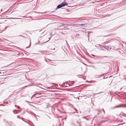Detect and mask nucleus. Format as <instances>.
I'll list each match as a JSON object with an SVG mask.
<instances>
[{
    "label": "nucleus",
    "instance_id": "1",
    "mask_svg": "<svg viewBox=\"0 0 126 126\" xmlns=\"http://www.w3.org/2000/svg\"><path fill=\"white\" fill-rule=\"evenodd\" d=\"M67 4H68L67 2H63L57 6L56 9L60 8L64 6L65 5H67Z\"/></svg>",
    "mask_w": 126,
    "mask_h": 126
},
{
    "label": "nucleus",
    "instance_id": "2",
    "mask_svg": "<svg viewBox=\"0 0 126 126\" xmlns=\"http://www.w3.org/2000/svg\"><path fill=\"white\" fill-rule=\"evenodd\" d=\"M124 107V106H122L121 105H119L112 107V109H113L118 108H120Z\"/></svg>",
    "mask_w": 126,
    "mask_h": 126
},
{
    "label": "nucleus",
    "instance_id": "3",
    "mask_svg": "<svg viewBox=\"0 0 126 126\" xmlns=\"http://www.w3.org/2000/svg\"><path fill=\"white\" fill-rule=\"evenodd\" d=\"M105 47H106L105 46H103L101 47H100V50H105L106 49V48Z\"/></svg>",
    "mask_w": 126,
    "mask_h": 126
},
{
    "label": "nucleus",
    "instance_id": "4",
    "mask_svg": "<svg viewBox=\"0 0 126 126\" xmlns=\"http://www.w3.org/2000/svg\"><path fill=\"white\" fill-rule=\"evenodd\" d=\"M80 25H87V23H83L80 24Z\"/></svg>",
    "mask_w": 126,
    "mask_h": 126
},
{
    "label": "nucleus",
    "instance_id": "5",
    "mask_svg": "<svg viewBox=\"0 0 126 126\" xmlns=\"http://www.w3.org/2000/svg\"><path fill=\"white\" fill-rule=\"evenodd\" d=\"M106 49H107L108 50V49H110L111 48H110V47H109L108 46H107V47H106Z\"/></svg>",
    "mask_w": 126,
    "mask_h": 126
},
{
    "label": "nucleus",
    "instance_id": "6",
    "mask_svg": "<svg viewBox=\"0 0 126 126\" xmlns=\"http://www.w3.org/2000/svg\"><path fill=\"white\" fill-rule=\"evenodd\" d=\"M40 94V95H41V93H36V94H35L33 95H36V94Z\"/></svg>",
    "mask_w": 126,
    "mask_h": 126
},
{
    "label": "nucleus",
    "instance_id": "7",
    "mask_svg": "<svg viewBox=\"0 0 126 126\" xmlns=\"http://www.w3.org/2000/svg\"><path fill=\"white\" fill-rule=\"evenodd\" d=\"M10 18V19H18V18Z\"/></svg>",
    "mask_w": 126,
    "mask_h": 126
},
{
    "label": "nucleus",
    "instance_id": "8",
    "mask_svg": "<svg viewBox=\"0 0 126 126\" xmlns=\"http://www.w3.org/2000/svg\"><path fill=\"white\" fill-rule=\"evenodd\" d=\"M125 87H123V88H122L121 89V90H122V89H124V88Z\"/></svg>",
    "mask_w": 126,
    "mask_h": 126
},
{
    "label": "nucleus",
    "instance_id": "9",
    "mask_svg": "<svg viewBox=\"0 0 126 126\" xmlns=\"http://www.w3.org/2000/svg\"><path fill=\"white\" fill-rule=\"evenodd\" d=\"M103 111H104V113L105 112V111H104V109H103Z\"/></svg>",
    "mask_w": 126,
    "mask_h": 126
},
{
    "label": "nucleus",
    "instance_id": "10",
    "mask_svg": "<svg viewBox=\"0 0 126 126\" xmlns=\"http://www.w3.org/2000/svg\"><path fill=\"white\" fill-rule=\"evenodd\" d=\"M83 118H85V119H86V117H83Z\"/></svg>",
    "mask_w": 126,
    "mask_h": 126
},
{
    "label": "nucleus",
    "instance_id": "11",
    "mask_svg": "<svg viewBox=\"0 0 126 126\" xmlns=\"http://www.w3.org/2000/svg\"><path fill=\"white\" fill-rule=\"evenodd\" d=\"M26 102H28V103H29V102H28V101H26Z\"/></svg>",
    "mask_w": 126,
    "mask_h": 126
},
{
    "label": "nucleus",
    "instance_id": "12",
    "mask_svg": "<svg viewBox=\"0 0 126 126\" xmlns=\"http://www.w3.org/2000/svg\"><path fill=\"white\" fill-rule=\"evenodd\" d=\"M14 113H15V111H14Z\"/></svg>",
    "mask_w": 126,
    "mask_h": 126
},
{
    "label": "nucleus",
    "instance_id": "13",
    "mask_svg": "<svg viewBox=\"0 0 126 126\" xmlns=\"http://www.w3.org/2000/svg\"><path fill=\"white\" fill-rule=\"evenodd\" d=\"M99 93H97V94H99Z\"/></svg>",
    "mask_w": 126,
    "mask_h": 126
},
{
    "label": "nucleus",
    "instance_id": "14",
    "mask_svg": "<svg viewBox=\"0 0 126 126\" xmlns=\"http://www.w3.org/2000/svg\"><path fill=\"white\" fill-rule=\"evenodd\" d=\"M18 108H19V107H19V106H18Z\"/></svg>",
    "mask_w": 126,
    "mask_h": 126
},
{
    "label": "nucleus",
    "instance_id": "15",
    "mask_svg": "<svg viewBox=\"0 0 126 126\" xmlns=\"http://www.w3.org/2000/svg\"><path fill=\"white\" fill-rule=\"evenodd\" d=\"M19 116H17V117H18H18H19Z\"/></svg>",
    "mask_w": 126,
    "mask_h": 126
},
{
    "label": "nucleus",
    "instance_id": "16",
    "mask_svg": "<svg viewBox=\"0 0 126 126\" xmlns=\"http://www.w3.org/2000/svg\"><path fill=\"white\" fill-rule=\"evenodd\" d=\"M86 119L87 120H88V119H87V118H86Z\"/></svg>",
    "mask_w": 126,
    "mask_h": 126
},
{
    "label": "nucleus",
    "instance_id": "17",
    "mask_svg": "<svg viewBox=\"0 0 126 126\" xmlns=\"http://www.w3.org/2000/svg\"><path fill=\"white\" fill-rule=\"evenodd\" d=\"M16 106H16V105H15V106L16 107Z\"/></svg>",
    "mask_w": 126,
    "mask_h": 126
},
{
    "label": "nucleus",
    "instance_id": "18",
    "mask_svg": "<svg viewBox=\"0 0 126 126\" xmlns=\"http://www.w3.org/2000/svg\"><path fill=\"white\" fill-rule=\"evenodd\" d=\"M27 86H25V87H27Z\"/></svg>",
    "mask_w": 126,
    "mask_h": 126
},
{
    "label": "nucleus",
    "instance_id": "19",
    "mask_svg": "<svg viewBox=\"0 0 126 126\" xmlns=\"http://www.w3.org/2000/svg\"><path fill=\"white\" fill-rule=\"evenodd\" d=\"M15 113H16V112H15Z\"/></svg>",
    "mask_w": 126,
    "mask_h": 126
},
{
    "label": "nucleus",
    "instance_id": "20",
    "mask_svg": "<svg viewBox=\"0 0 126 126\" xmlns=\"http://www.w3.org/2000/svg\"><path fill=\"white\" fill-rule=\"evenodd\" d=\"M15 113H16V112H15Z\"/></svg>",
    "mask_w": 126,
    "mask_h": 126
}]
</instances>
